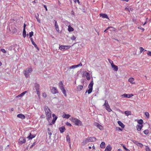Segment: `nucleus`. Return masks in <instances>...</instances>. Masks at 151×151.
Masks as SVG:
<instances>
[{"label":"nucleus","mask_w":151,"mask_h":151,"mask_svg":"<svg viewBox=\"0 0 151 151\" xmlns=\"http://www.w3.org/2000/svg\"><path fill=\"white\" fill-rule=\"evenodd\" d=\"M44 109L47 116V119L48 122H50L51 119V111L47 106H44Z\"/></svg>","instance_id":"nucleus-1"},{"label":"nucleus","mask_w":151,"mask_h":151,"mask_svg":"<svg viewBox=\"0 0 151 151\" xmlns=\"http://www.w3.org/2000/svg\"><path fill=\"white\" fill-rule=\"evenodd\" d=\"M70 120L73 122L75 125L78 126H81L82 125V122L79 120L73 117L70 119Z\"/></svg>","instance_id":"nucleus-2"},{"label":"nucleus","mask_w":151,"mask_h":151,"mask_svg":"<svg viewBox=\"0 0 151 151\" xmlns=\"http://www.w3.org/2000/svg\"><path fill=\"white\" fill-rule=\"evenodd\" d=\"M58 86L65 97L67 96L64 87V85L62 81H60L58 83Z\"/></svg>","instance_id":"nucleus-3"},{"label":"nucleus","mask_w":151,"mask_h":151,"mask_svg":"<svg viewBox=\"0 0 151 151\" xmlns=\"http://www.w3.org/2000/svg\"><path fill=\"white\" fill-rule=\"evenodd\" d=\"M32 71V70L31 67H29L24 70L23 73L26 78H27L29 76V73H31Z\"/></svg>","instance_id":"nucleus-4"},{"label":"nucleus","mask_w":151,"mask_h":151,"mask_svg":"<svg viewBox=\"0 0 151 151\" xmlns=\"http://www.w3.org/2000/svg\"><path fill=\"white\" fill-rule=\"evenodd\" d=\"M96 138L94 137H88L85 140V142H94L96 141Z\"/></svg>","instance_id":"nucleus-5"},{"label":"nucleus","mask_w":151,"mask_h":151,"mask_svg":"<svg viewBox=\"0 0 151 151\" xmlns=\"http://www.w3.org/2000/svg\"><path fill=\"white\" fill-rule=\"evenodd\" d=\"M104 105L106 107V109L109 111L110 112L112 111L111 109H110L109 106L108 104V101L106 100L105 101V103L103 105Z\"/></svg>","instance_id":"nucleus-6"},{"label":"nucleus","mask_w":151,"mask_h":151,"mask_svg":"<svg viewBox=\"0 0 151 151\" xmlns=\"http://www.w3.org/2000/svg\"><path fill=\"white\" fill-rule=\"evenodd\" d=\"M26 142L25 138L23 137H20L19 139L18 142L21 145H22Z\"/></svg>","instance_id":"nucleus-7"},{"label":"nucleus","mask_w":151,"mask_h":151,"mask_svg":"<svg viewBox=\"0 0 151 151\" xmlns=\"http://www.w3.org/2000/svg\"><path fill=\"white\" fill-rule=\"evenodd\" d=\"M50 89L51 90V92L53 94H56L58 93V89L56 87H52L50 88Z\"/></svg>","instance_id":"nucleus-8"},{"label":"nucleus","mask_w":151,"mask_h":151,"mask_svg":"<svg viewBox=\"0 0 151 151\" xmlns=\"http://www.w3.org/2000/svg\"><path fill=\"white\" fill-rule=\"evenodd\" d=\"M82 65V64L81 63H80L79 64L76 65H73L70 67H68L69 68V69H70V70L72 69H74L75 68H78L79 66H81Z\"/></svg>","instance_id":"nucleus-9"},{"label":"nucleus","mask_w":151,"mask_h":151,"mask_svg":"<svg viewBox=\"0 0 151 151\" xmlns=\"http://www.w3.org/2000/svg\"><path fill=\"white\" fill-rule=\"evenodd\" d=\"M52 116L53 117V119L52 121V123H55L56 120L58 118V117L54 114H52Z\"/></svg>","instance_id":"nucleus-10"},{"label":"nucleus","mask_w":151,"mask_h":151,"mask_svg":"<svg viewBox=\"0 0 151 151\" xmlns=\"http://www.w3.org/2000/svg\"><path fill=\"white\" fill-rule=\"evenodd\" d=\"M17 116V117L20 118L22 119H24L25 118V116L24 115L22 114H18Z\"/></svg>","instance_id":"nucleus-11"},{"label":"nucleus","mask_w":151,"mask_h":151,"mask_svg":"<svg viewBox=\"0 0 151 151\" xmlns=\"http://www.w3.org/2000/svg\"><path fill=\"white\" fill-rule=\"evenodd\" d=\"M112 149V147L110 145H108L106 147L104 151H111Z\"/></svg>","instance_id":"nucleus-12"},{"label":"nucleus","mask_w":151,"mask_h":151,"mask_svg":"<svg viewBox=\"0 0 151 151\" xmlns=\"http://www.w3.org/2000/svg\"><path fill=\"white\" fill-rule=\"evenodd\" d=\"M54 21L55 22V29L58 32L59 31V26L58 24L57 23V21L55 20Z\"/></svg>","instance_id":"nucleus-13"},{"label":"nucleus","mask_w":151,"mask_h":151,"mask_svg":"<svg viewBox=\"0 0 151 151\" xmlns=\"http://www.w3.org/2000/svg\"><path fill=\"white\" fill-rule=\"evenodd\" d=\"M31 41L32 42V44L33 45L34 47L38 50H39V48L37 47V45L34 42L32 38H31L30 39Z\"/></svg>","instance_id":"nucleus-14"},{"label":"nucleus","mask_w":151,"mask_h":151,"mask_svg":"<svg viewBox=\"0 0 151 151\" xmlns=\"http://www.w3.org/2000/svg\"><path fill=\"white\" fill-rule=\"evenodd\" d=\"M35 137V134H32L31 133H30L29 135L27 137V138H28L29 140H30L34 138Z\"/></svg>","instance_id":"nucleus-15"},{"label":"nucleus","mask_w":151,"mask_h":151,"mask_svg":"<svg viewBox=\"0 0 151 151\" xmlns=\"http://www.w3.org/2000/svg\"><path fill=\"white\" fill-rule=\"evenodd\" d=\"M93 83H94L93 82V80H92V81L90 82V83L89 84L88 86V88H90V89L93 90Z\"/></svg>","instance_id":"nucleus-16"},{"label":"nucleus","mask_w":151,"mask_h":151,"mask_svg":"<svg viewBox=\"0 0 151 151\" xmlns=\"http://www.w3.org/2000/svg\"><path fill=\"white\" fill-rule=\"evenodd\" d=\"M83 86L82 85H78L77 87V91H81L83 88Z\"/></svg>","instance_id":"nucleus-17"},{"label":"nucleus","mask_w":151,"mask_h":151,"mask_svg":"<svg viewBox=\"0 0 151 151\" xmlns=\"http://www.w3.org/2000/svg\"><path fill=\"white\" fill-rule=\"evenodd\" d=\"M70 116L69 114H66L65 113H64L62 116V117L64 118L68 119L69 118Z\"/></svg>","instance_id":"nucleus-18"},{"label":"nucleus","mask_w":151,"mask_h":151,"mask_svg":"<svg viewBox=\"0 0 151 151\" xmlns=\"http://www.w3.org/2000/svg\"><path fill=\"white\" fill-rule=\"evenodd\" d=\"M84 73L86 74V79L88 80H89L90 79V75L89 73L85 72Z\"/></svg>","instance_id":"nucleus-19"},{"label":"nucleus","mask_w":151,"mask_h":151,"mask_svg":"<svg viewBox=\"0 0 151 151\" xmlns=\"http://www.w3.org/2000/svg\"><path fill=\"white\" fill-rule=\"evenodd\" d=\"M100 16L101 17L103 18L109 19V17L107 14H100Z\"/></svg>","instance_id":"nucleus-20"},{"label":"nucleus","mask_w":151,"mask_h":151,"mask_svg":"<svg viewBox=\"0 0 151 151\" xmlns=\"http://www.w3.org/2000/svg\"><path fill=\"white\" fill-rule=\"evenodd\" d=\"M143 126L142 125H137L136 126L137 130L138 131H140L143 127Z\"/></svg>","instance_id":"nucleus-21"},{"label":"nucleus","mask_w":151,"mask_h":151,"mask_svg":"<svg viewBox=\"0 0 151 151\" xmlns=\"http://www.w3.org/2000/svg\"><path fill=\"white\" fill-rule=\"evenodd\" d=\"M112 68H113V70L116 71H117L118 70V67L117 66L113 64L111 66Z\"/></svg>","instance_id":"nucleus-22"},{"label":"nucleus","mask_w":151,"mask_h":151,"mask_svg":"<svg viewBox=\"0 0 151 151\" xmlns=\"http://www.w3.org/2000/svg\"><path fill=\"white\" fill-rule=\"evenodd\" d=\"M134 81V78L131 77L129 78L128 79V81L132 84H134L135 83V82H133Z\"/></svg>","instance_id":"nucleus-23"},{"label":"nucleus","mask_w":151,"mask_h":151,"mask_svg":"<svg viewBox=\"0 0 151 151\" xmlns=\"http://www.w3.org/2000/svg\"><path fill=\"white\" fill-rule=\"evenodd\" d=\"M59 129L60 133H63L64 132L65 129L64 127H61L59 128Z\"/></svg>","instance_id":"nucleus-24"},{"label":"nucleus","mask_w":151,"mask_h":151,"mask_svg":"<svg viewBox=\"0 0 151 151\" xmlns=\"http://www.w3.org/2000/svg\"><path fill=\"white\" fill-rule=\"evenodd\" d=\"M118 123L119 124V125L122 128H123L124 127V124L120 121H118Z\"/></svg>","instance_id":"nucleus-25"},{"label":"nucleus","mask_w":151,"mask_h":151,"mask_svg":"<svg viewBox=\"0 0 151 151\" xmlns=\"http://www.w3.org/2000/svg\"><path fill=\"white\" fill-rule=\"evenodd\" d=\"M27 93V91H25L23 92L22 93H21L20 94L16 96V98H17L19 97H22L24 95Z\"/></svg>","instance_id":"nucleus-26"},{"label":"nucleus","mask_w":151,"mask_h":151,"mask_svg":"<svg viewBox=\"0 0 151 151\" xmlns=\"http://www.w3.org/2000/svg\"><path fill=\"white\" fill-rule=\"evenodd\" d=\"M95 125L100 129L101 130L103 129V127L98 123H96Z\"/></svg>","instance_id":"nucleus-27"},{"label":"nucleus","mask_w":151,"mask_h":151,"mask_svg":"<svg viewBox=\"0 0 151 151\" xmlns=\"http://www.w3.org/2000/svg\"><path fill=\"white\" fill-rule=\"evenodd\" d=\"M124 113L125 115L127 116L129 115H130L131 114V111H125L124 112Z\"/></svg>","instance_id":"nucleus-28"},{"label":"nucleus","mask_w":151,"mask_h":151,"mask_svg":"<svg viewBox=\"0 0 151 151\" xmlns=\"http://www.w3.org/2000/svg\"><path fill=\"white\" fill-rule=\"evenodd\" d=\"M105 143L104 142H102L100 145V147L101 148H104L105 147Z\"/></svg>","instance_id":"nucleus-29"},{"label":"nucleus","mask_w":151,"mask_h":151,"mask_svg":"<svg viewBox=\"0 0 151 151\" xmlns=\"http://www.w3.org/2000/svg\"><path fill=\"white\" fill-rule=\"evenodd\" d=\"M40 85L37 83H36L35 84V88L36 91L39 90Z\"/></svg>","instance_id":"nucleus-30"},{"label":"nucleus","mask_w":151,"mask_h":151,"mask_svg":"<svg viewBox=\"0 0 151 151\" xmlns=\"http://www.w3.org/2000/svg\"><path fill=\"white\" fill-rule=\"evenodd\" d=\"M121 96H123L125 98H130V96L129 95V94H128L126 93H124L123 95H122Z\"/></svg>","instance_id":"nucleus-31"},{"label":"nucleus","mask_w":151,"mask_h":151,"mask_svg":"<svg viewBox=\"0 0 151 151\" xmlns=\"http://www.w3.org/2000/svg\"><path fill=\"white\" fill-rule=\"evenodd\" d=\"M65 70H66V71L65 72V73H69L70 72V69H69V67H67L65 68Z\"/></svg>","instance_id":"nucleus-32"},{"label":"nucleus","mask_w":151,"mask_h":151,"mask_svg":"<svg viewBox=\"0 0 151 151\" xmlns=\"http://www.w3.org/2000/svg\"><path fill=\"white\" fill-rule=\"evenodd\" d=\"M68 31L69 32H72L74 30V29L72 27H71L69 25L68 26Z\"/></svg>","instance_id":"nucleus-33"},{"label":"nucleus","mask_w":151,"mask_h":151,"mask_svg":"<svg viewBox=\"0 0 151 151\" xmlns=\"http://www.w3.org/2000/svg\"><path fill=\"white\" fill-rule=\"evenodd\" d=\"M26 32L25 29H23L22 35L24 38H25L26 37Z\"/></svg>","instance_id":"nucleus-34"},{"label":"nucleus","mask_w":151,"mask_h":151,"mask_svg":"<svg viewBox=\"0 0 151 151\" xmlns=\"http://www.w3.org/2000/svg\"><path fill=\"white\" fill-rule=\"evenodd\" d=\"M93 90L92 89H91L90 88H89L88 90H87L86 91V93H88V94H90L91 93L92 91Z\"/></svg>","instance_id":"nucleus-35"},{"label":"nucleus","mask_w":151,"mask_h":151,"mask_svg":"<svg viewBox=\"0 0 151 151\" xmlns=\"http://www.w3.org/2000/svg\"><path fill=\"white\" fill-rule=\"evenodd\" d=\"M137 122L138 123L140 124L141 125H142V124L143 123V121L142 119H140L137 121Z\"/></svg>","instance_id":"nucleus-36"},{"label":"nucleus","mask_w":151,"mask_h":151,"mask_svg":"<svg viewBox=\"0 0 151 151\" xmlns=\"http://www.w3.org/2000/svg\"><path fill=\"white\" fill-rule=\"evenodd\" d=\"M59 48L61 50H65V48L64 45H61L59 46Z\"/></svg>","instance_id":"nucleus-37"},{"label":"nucleus","mask_w":151,"mask_h":151,"mask_svg":"<svg viewBox=\"0 0 151 151\" xmlns=\"http://www.w3.org/2000/svg\"><path fill=\"white\" fill-rule=\"evenodd\" d=\"M145 115L146 116V117L148 118L149 117V113L147 112H145Z\"/></svg>","instance_id":"nucleus-38"},{"label":"nucleus","mask_w":151,"mask_h":151,"mask_svg":"<svg viewBox=\"0 0 151 151\" xmlns=\"http://www.w3.org/2000/svg\"><path fill=\"white\" fill-rule=\"evenodd\" d=\"M66 139L67 141H68V142H70V138L69 135H67L66 137Z\"/></svg>","instance_id":"nucleus-39"},{"label":"nucleus","mask_w":151,"mask_h":151,"mask_svg":"<svg viewBox=\"0 0 151 151\" xmlns=\"http://www.w3.org/2000/svg\"><path fill=\"white\" fill-rule=\"evenodd\" d=\"M144 133L145 134H147L149 133V131L147 129H146L144 131Z\"/></svg>","instance_id":"nucleus-40"},{"label":"nucleus","mask_w":151,"mask_h":151,"mask_svg":"<svg viewBox=\"0 0 151 151\" xmlns=\"http://www.w3.org/2000/svg\"><path fill=\"white\" fill-rule=\"evenodd\" d=\"M108 61L109 63L111 64V66L114 64L113 61L110 59H109Z\"/></svg>","instance_id":"nucleus-41"},{"label":"nucleus","mask_w":151,"mask_h":151,"mask_svg":"<svg viewBox=\"0 0 151 151\" xmlns=\"http://www.w3.org/2000/svg\"><path fill=\"white\" fill-rule=\"evenodd\" d=\"M145 149L146 151H151L148 146H146Z\"/></svg>","instance_id":"nucleus-42"},{"label":"nucleus","mask_w":151,"mask_h":151,"mask_svg":"<svg viewBox=\"0 0 151 151\" xmlns=\"http://www.w3.org/2000/svg\"><path fill=\"white\" fill-rule=\"evenodd\" d=\"M33 33H34L32 31L29 32V37H31L33 35Z\"/></svg>","instance_id":"nucleus-43"},{"label":"nucleus","mask_w":151,"mask_h":151,"mask_svg":"<svg viewBox=\"0 0 151 151\" xmlns=\"http://www.w3.org/2000/svg\"><path fill=\"white\" fill-rule=\"evenodd\" d=\"M134 143V144L136 145H138L139 142L137 141H135V140H133L132 141Z\"/></svg>","instance_id":"nucleus-44"},{"label":"nucleus","mask_w":151,"mask_h":151,"mask_svg":"<svg viewBox=\"0 0 151 151\" xmlns=\"http://www.w3.org/2000/svg\"><path fill=\"white\" fill-rule=\"evenodd\" d=\"M65 48V50H66L67 49H68L70 47V45H64Z\"/></svg>","instance_id":"nucleus-45"},{"label":"nucleus","mask_w":151,"mask_h":151,"mask_svg":"<svg viewBox=\"0 0 151 151\" xmlns=\"http://www.w3.org/2000/svg\"><path fill=\"white\" fill-rule=\"evenodd\" d=\"M36 92H37V94L38 96V97H39L40 96V93L39 91V90L36 91Z\"/></svg>","instance_id":"nucleus-46"},{"label":"nucleus","mask_w":151,"mask_h":151,"mask_svg":"<svg viewBox=\"0 0 151 151\" xmlns=\"http://www.w3.org/2000/svg\"><path fill=\"white\" fill-rule=\"evenodd\" d=\"M76 39V37L74 36L73 35L71 37V39L72 40H75Z\"/></svg>","instance_id":"nucleus-47"},{"label":"nucleus","mask_w":151,"mask_h":151,"mask_svg":"<svg viewBox=\"0 0 151 151\" xmlns=\"http://www.w3.org/2000/svg\"><path fill=\"white\" fill-rule=\"evenodd\" d=\"M66 124L67 126H69V127H71L72 126L71 124H70V123H69V122H67L66 123Z\"/></svg>","instance_id":"nucleus-48"},{"label":"nucleus","mask_w":151,"mask_h":151,"mask_svg":"<svg viewBox=\"0 0 151 151\" xmlns=\"http://www.w3.org/2000/svg\"><path fill=\"white\" fill-rule=\"evenodd\" d=\"M139 49L140 50V53H142V51H143L144 50V49L142 47H140Z\"/></svg>","instance_id":"nucleus-49"},{"label":"nucleus","mask_w":151,"mask_h":151,"mask_svg":"<svg viewBox=\"0 0 151 151\" xmlns=\"http://www.w3.org/2000/svg\"><path fill=\"white\" fill-rule=\"evenodd\" d=\"M1 51L4 53H6V51L4 49H1Z\"/></svg>","instance_id":"nucleus-50"},{"label":"nucleus","mask_w":151,"mask_h":151,"mask_svg":"<svg viewBox=\"0 0 151 151\" xmlns=\"http://www.w3.org/2000/svg\"><path fill=\"white\" fill-rule=\"evenodd\" d=\"M137 146L140 147H142L143 146V145L142 143L139 142Z\"/></svg>","instance_id":"nucleus-51"},{"label":"nucleus","mask_w":151,"mask_h":151,"mask_svg":"<svg viewBox=\"0 0 151 151\" xmlns=\"http://www.w3.org/2000/svg\"><path fill=\"white\" fill-rule=\"evenodd\" d=\"M42 96L43 97L45 98V97H46L47 96V94H46V93H42Z\"/></svg>","instance_id":"nucleus-52"},{"label":"nucleus","mask_w":151,"mask_h":151,"mask_svg":"<svg viewBox=\"0 0 151 151\" xmlns=\"http://www.w3.org/2000/svg\"><path fill=\"white\" fill-rule=\"evenodd\" d=\"M138 29H141L142 30V31H143V32L144 31V30H145V29L144 28H142V27H138Z\"/></svg>","instance_id":"nucleus-53"},{"label":"nucleus","mask_w":151,"mask_h":151,"mask_svg":"<svg viewBox=\"0 0 151 151\" xmlns=\"http://www.w3.org/2000/svg\"><path fill=\"white\" fill-rule=\"evenodd\" d=\"M36 142H34L32 145L31 146L30 148H32L33 146H34L35 145Z\"/></svg>","instance_id":"nucleus-54"},{"label":"nucleus","mask_w":151,"mask_h":151,"mask_svg":"<svg viewBox=\"0 0 151 151\" xmlns=\"http://www.w3.org/2000/svg\"><path fill=\"white\" fill-rule=\"evenodd\" d=\"M147 54L149 56H151V52H148L147 53Z\"/></svg>","instance_id":"nucleus-55"},{"label":"nucleus","mask_w":151,"mask_h":151,"mask_svg":"<svg viewBox=\"0 0 151 151\" xmlns=\"http://www.w3.org/2000/svg\"><path fill=\"white\" fill-rule=\"evenodd\" d=\"M43 6H44V7L45 8L46 11H47V6L45 5H43Z\"/></svg>","instance_id":"nucleus-56"},{"label":"nucleus","mask_w":151,"mask_h":151,"mask_svg":"<svg viewBox=\"0 0 151 151\" xmlns=\"http://www.w3.org/2000/svg\"><path fill=\"white\" fill-rule=\"evenodd\" d=\"M122 145L124 149V150H125L126 149H127L126 147H125V146L124 145Z\"/></svg>","instance_id":"nucleus-57"},{"label":"nucleus","mask_w":151,"mask_h":151,"mask_svg":"<svg viewBox=\"0 0 151 151\" xmlns=\"http://www.w3.org/2000/svg\"><path fill=\"white\" fill-rule=\"evenodd\" d=\"M26 25L25 24H24L23 29H25V27H26Z\"/></svg>","instance_id":"nucleus-58"},{"label":"nucleus","mask_w":151,"mask_h":151,"mask_svg":"<svg viewBox=\"0 0 151 151\" xmlns=\"http://www.w3.org/2000/svg\"><path fill=\"white\" fill-rule=\"evenodd\" d=\"M110 28H112V27H108L106 29V30H108Z\"/></svg>","instance_id":"nucleus-59"},{"label":"nucleus","mask_w":151,"mask_h":151,"mask_svg":"<svg viewBox=\"0 0 151 151\" xmlns=\"http://www.w3.org/2000/svg\"><path fill=\"white\" fill-rule=\"evenodd\" d=\"M48 134L50 135V136L52 135V133L50 132H48Z\"/></svg>","instance_id":"nucleus-60"},{"label":"nucleus","mask_w":151,"mask_h":151,"mask_svg":"<svg viewBox=\"0 0 151 151\" xmlns=\"http://www.w3.org/2000/svg\"><path fill=\"white\" fill-rule=\"evenodd\" d=\"M54 124V123H52V121L50 123L49 125H52V124Z\"/></svg>","instance_id":"nucleus-61"},{"label":"nucleus","mask_w":151,"mask_h":151,"mask_svg":"<svg viewBox=\"0 0 151 151\" xmlns=\"http://www.w3.org/2000/svg\"><path fill=\"white\" fill-rule=\"evenodd\" d=\"M118 130H121V131L122 130V129L120 127H119L118 128Z\"/></svg>","instance_id":"nucleus-62"},{"label":"nucleus","mask_w":151,"mask_h":151,"mask_svg":"<svg viewBox=\"0 0 151 151\" xmlns=\"http://www.w3.org/2000/svg\"><path fill=\"white\" fill-rule=\"evenodd\" d=\"M129 95H130V98L132 97V96H133V95L132 94H129Z\"/></svg>","instance_id":"nucleus-63"},{"label":"nucleus","mask_w":151,"mask_h":151,"mask_svg":"<svg viewBox=\"0 0 151 151\" xmlns=\"http://www.w3.org/2000/svg\"><path fill=\"white\" fill-rule=\"evenodd\" d=\"M118 151H122V150L121 149H118Z\"/></svg>","instance_id":"nucleus-64"}]
</instances>
